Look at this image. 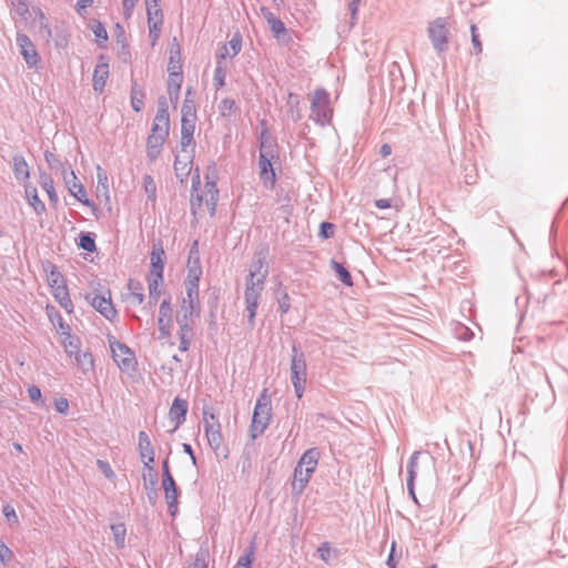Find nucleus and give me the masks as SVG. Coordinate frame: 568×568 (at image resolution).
<instances>
[{"label":"nucleus","mask_w":568,"mask_h":568,"mask_svg":"<svg viewBox=\"0 0 568 568\" xmlns=\"http://www.w3.org/2000/svg\"><path fill=\"white\" fill-rule=\"evenodd\" d=\"M332 113L329 93L323 88L316 89L311 100V120L324 126L331 122Z\"/></svg>","instance_id":"nucleus-4"},{"label":"nucleus","mask_w":568,"mask_h":568,"mask_svg":"<svg viewBox=\"0 0 568 568\" xmlns=\"http://www.w3.org/2000/svg\"><path fill=\"white\" fill-rule=\"evenodd\" d=\"M162 487L164 490L165 500L171 515H174L178 509V488L173 476L162 478Z\"/></svg>","instance_id":"nucleus-18"},{"label":"nucleus","mask_w":568,"mask_h":568,"mask_svg":"<svg viewBox=\"0 0 568 568\" xmlns=\"http://www.w3.org/2000/svg\"><path fill=\"white\" fill-rule=\"evenodd\" d=\"M187 408L189 404L185 399L180 397L174 398L169 410L170 419L175 423L173 430L178 429L185 422Z\"/></svg>","instance_id":"nucleus-21"},{"label":"nucleus","mask_w":568,"mask_h":568,"mask_svg":"<svg viewBox=\"0 0 568 568\" xmlns=\"http://www.w3.org/2000/svg\"><path fill=\"white\" fill-rule=\"evenodd\" d=\"M63 346L65 349V353L71 358L73 355H75L78 352H80V341L78 337H74L71 335V333H68L63 337Z\"/></svg>","instance_id":"nucleus-37"},{"label":"nucleus","mask_w":568,"mask_h":568,"mask_svg":"<svg viewBox=\"0 0 568 568\" xmlns=\"http://www.w3.org/2000/svg\"><path fill=\"white\" fill-rule=\"evenodd\" d=\"M12 7L14 12L20 17H26L29 12L28 6L24 0H12Z\"/></svg>","instance_id":"nucleus-62"},{"label":"nucleus","mask_w":568,"mask_h":568,"mask_svg":"<svg viewBox=\"0 0 568 568\" xmlns=\"http://www.w3.org/2000/svg\"><path fill=\"white\" fill-rule=\"evenodd\" d=\"M202 414L204 434L209 446L217 454L223 445L220 420L215 416L212 407L204 406Z\"/></svg>","instance_id":"nucleus-7"},{"label":"nucleus","mask_w":568,"mask_h":568,"mask_svg":"<svg viewBox=\"0 0 568 568\" xmlns=\"http://www.w3.org/2000/svg\"><path fill=\"white\" fill-rule=\"evenodd\" d=\"M236 110V104L233 99H223L219 104V112L222 116L229 118L231 116Z\"/></svg>","instance_id":"nucleus-44"},{"label":"nucleus","mask_w":568,"mask_h":568,"mask_svg":"<svg viewBox=\"0 0 568 568\" xmlns=\"http://www.w3.org/2000/svg\"><path fill=\"white\" fill-rule=\"evenodd\" d=\"M128 301L131 305H140L144 301V288L141 282L136 280H129L128 283Z\"/></svg>","instance_id":"nucleus-25"},{"label":"nucleus","mask_w":568,"mask_h":568,"mask_svg":"<svg viewBox=\"0 0 568 568\" xmlns=\"http://www.w3.org/2000/svg\"><path fill=\"white\" fill-rule=\"evenodd\" d=\"M317 552H318L320 558H321L325 564H329V562H331L332 548H331V545H329L328 542H323V544L317 548Z\"/></svg>","instance_id":"nucleus-58"},{"label":"nucleus","mask_w":568,"mask_h":568,"mask_svg":"<svg viewBox=\"0 0 568 568\" xmlns=\"http://www.w3.org/2000/svg\"><path fill=\"white\" fill-rule=\"evenodd\" d=\"M63 180L71 195L87 206H93V202L88 197L87 191L82 183L78 181L75 173L69 169L63 170Z\"/></svg>","instance_id":"nucleus-11"},{"label":"nucleus","mask_w":568,"mask_h":568,"mask_svg":"<svg viewBox=\"0 0 568 568\" xmlns=\"http://www.w3.org/2000/svg\"><path fill=\"white\" fill-rule=\"evenodd\" d=\"M166 141L165 138L149 135L146 141V156L153 162L158 159L162 151V146Z\"/></svg>","instance_id":"nucleus-26"},{"label":"nucleus","mask_w":568,"mask_h":568,"mask_svg":"<svg viewBox=\"0 0 568 568\" xmlns=\"http://www.w3.org/2000/svg\"><path fill=\"white\" fill-rule=\"evenodd\" d=\"M427 36L433 49L440 57L449 48V29L445 18H437L428 23Z\"/></svg>","instance_id":"nucleus-5"},{"label":"nucleus","mask_w":568,"mask_h":568,"mask_svg":"<svg viewBox=\"0 0 568 568\" xmlns=\"http://www.w3.org/2000/svg\"><path fill=\"white\" fill-rule=\"evenodd\" d=\"M39 21H40V33L49 40L52 37V30L50 26L47 22V19L43 14V12H39Z\"/></svg>","instance_id":"nucleus-57"},{"label":"nucleus","mask_w":568,"mask_h":568,"mask_svg":"<svg viewBox=\"0 0 568 568\" xmlns=\"http://www.w3.org/2000/svg\"><path fill=\"white\" fill-rule=\"evenodd\" d=\"M109 78V64L99 63L93 71V90L98 93H102Z\"/></svg>","instance_id":"nucleus-24"},{"label":"nucleus","mask_w":568,"mask_h":568,"mask_svg":"<svg viewBox=\"0 0 568 568\" xmlns=\"http://www.w3.org/2000/svg\"><path fill=\"white\" fill-rule=\"evenodd\" d=\"M194 120L181 119V142L180 148L182 150L194 148V131H195Z\"/></svg>","instance_id":"nucleus-22"},{"label":"nucleus","mask_w":568,"mask_h":568,"mask_svg":"<svg viewBox=\"0 0 568 568\" xmlns=\"http://www.w3.org/2000/svg\"><path fill=\"white\" fill-rule=\"evenodd\" d=\"M159 118L170 119L169 115V104L165 97H160L158 100V112L156 115Z\"/></svg>","instance_id":"nucleus-56"},{"label":"nucleus","mask_w":568,"mask_h":568,"mask_svg":"<svg viewBox=\"0 0 568 568\" xmlns=\"http://www.w3.org/2000/svg\"><path fill=\"white\" fill-rule=\"evenodd\" d=\"M114 541L118 548H123L125 545L126 529L123 524H114L111 526Z\"/></svg>","instance_id":"nucleus-41"},{"label":"nucleus","mask_w":568,"mask_h":568,"mask_svg":"<svg viewBox=\"0 0 568 568\" xmlns=\"http://www.w3.org/2000/svg\"><path fill=\"white\" fill-rule=\"evenodd\" d=\"M206 182L204 189L201 190V179L199 169L195 170V174L192 176V189H191V211L192 214H199L203 205L207 207L210 215H214L216 211V204L219 201V189L216 181L210 180L209 174L205 176Z\"/></svg>","instance_id":"nucleus-1"},{"label":"nucleus","mask_w":568,"mask_h":568,"mask_svg":"<svg viewBox=\"0 0 568 568\" xmlns=\"http://www.w3.org/2000/svg\"><path fill=\"white\" fill-rule=\"evenodd\" d=\"M189 568H207V554L200 550L195 555L194 561L189 566Z\"/></svg>","instance_id":"nucleus-55"},{"label":"nucleus","mask_w":568,"mask_h":568,"mask_svg":"<svg viewBox=\"0 0 568 568\" xmlns=\"http://www.w3.org/2000/svg\"><path fill=\"white\" fill-rule=\"evenodd\" d=\"M13 554L11 549L2 541H0V561L7 565L11 561Z\"/></svg>","instance_id":"nucleus-60"},{"label":"nucleus","mask_w":568,"mask_h":568,"mask_svg":"<svg viewBox=\"0 0 568 568\" xmlns=\"http://www.w3.org/2000/svg\"><path fill=\"white\" fill-rule=\"evenodd\" d=\"M277 159V156H268L260 154L258 156V168H260V176L263 183L271 187L275 184V172L273 169V160Z\"/></svg>","instance_id":"nucleus-19"},{"label":"nucleus","mask_w":568,"mask_h":568,"mask_svg":"<svg viewBox=\"0 0 568 568\" xmlns=\"http://www.w3.org/2000/svg\"><path fill=\"white\" fill-rule=\"evenodd\" d=\"M181 84L182 73L180 71H174L173 68H169L168 93L170 101L174 104L179 101Z\"/></svg>","instance_id":"nucleus-23"},{"label":"nucleus","mask_w":568,"mask_h":568,"mask_svg":"<svg viewBox=\"0 0 568 568\" xmlns=\"http://www.w3.org/2000/svg\"><path fill=\"white\" fill-rule=\"evenodd\" d=\"M226 78V67L222 61H216V68L214 71V82L217 88H223L225 85Z\"/></svg>","instance_id":"nucleus-48"},{"label":"nucleus","mask_w":568,"mask_h":568,"mask_svg":"<svg viewBox=\"0 0 568 568\" xmlns=\"http://www.w3.org/2000/svg\"><path fill=\"white\" fill-rule=\"evenodd\" d=\"M148 26H149V34L152 40V45H154L159 39L162 23L151 22V23H148Z\"/></svg>","instance_id":"nucleus-63"},{"label":"nucleus","mask_w":568,"mask_h":568,"mask_svg":"<svg viewBox=\"0 0 568 568\" xmlns=\"http://www.w3.org/2000/svg\"><path fill=\"white\" fill-rule=\"evenodd\" d=\"M148 23H163V14L160 4H152L146 8Z\"/></svg>","instance_id":"nucleus-46"},{"label":"nucleus","mask_w":568,"mask_h":568,"mask_svg":"<svg viewBox=\"0 0 568 568\" xmlns=\"http://www.w3.org/2000/svg\"><path fill=\"white\" fill-rule=\"evenodd\" d=\"M194 148L180 149L174 161V171L176 178L183 183L192 171Z\"/></svg>","instance_id":"nucleus-12"},{"label":"nucleus","mask_w":568,"mask_h":568,"mask_svg":"<svg viewBox=\"0 0 568 568\" xmlns=\"http://www.w3.org/2000/svg\"><path fill=\"white\" fill-rule=\"evenodd\" d=\"M287 104L291 108V115H292L293 121L296 122V121L301 120L302 113H301V110L298 108V105H300V98H298V95H296L294 93H290L288 94V99H287Z\"/></svg>","instance_id":"nucleus-42"},{"label":"nucleus","mask_w":568,"mask_h":568,"mask_svg":"<svg viewBox=\"0 0 568 568\" xmlns=\"http://www.w3.org/2000/svg\"><path fill=\"white\" fill-rule=\"evenodd\" d=\"M267 275V270L256 278V281L247 280L245 288V303L248 323L251 326L254 325L258 300L262 291L264 290V282Z\"/></svg>","instance_id":"nucleus-8"},{"label":"nucleus","mask_w":568,"mask_h":568,"mask_svg":"<svg viewBox=\"0 0 568 568\" xmlns=\"http://www.w3.org/2000/svg\"><path fill=\"white\" fill-rule=\"evenodd\" d=\"M79 246L89 252V253H92L95 251L97 246H95V241L94 239L91 236V234L87 233V234H81L80 236V242H79Z\"/></svg>","instance_id":"nucleus-50"},{"label":"nucleus","mask_w":568,"mask_h":568,"mask_svg":"<svg viewBox=\"0 0 568 568\" xmlns=\"http://www.w3.org/2000/svg\"><path fill=\"white\" fill-rule=\"evenodd\" d=\"M241 49L242 37L240 33H235L227 43L223 44L219 49L216 53V59L217 61H222L224 63L227 57H230L231 59L236 57L240 53Z\"/></svg>","instance_id":"nucleus-20"},{"label":"nucleus","mask_w":568,"mask_h":568,"mask_svg":"<svg viewBox=\"0 0 568 568\" xmlns=\"http://www.w3.org/2000/svg\"><path fill=\"white\" fill-rule=\"evenodd\" d=\"M72 363L79 366L84 374L90 371H93L94 361L92 354L89 352H78L75 355L71 357Z\"/></svg>","instance_id":"nucleus-29"},{"label":"nucleus","mask_w":568,"mask_h":568,"mask_svg":"<svg viewBox=\"0 0 568 568\" xmlns=\"http://www.w3.org/2000/svg\"><path fill=\"white\" fill-rule=\"evenodd\" d=\"M110 348L112 352V357L121 371H134L136 358L134 353L125 344L121 342H111Z\"/></svg>","instance_id":"nucleus-9"},{"label":"nucleus","mask_w":568,"mask_h":568,"mask_svg":"<svg viewBox=\"0 0 568 568\" xmlns=\"http://www.w3.org/2000/svg\"><path fill=\"white\" fill-rule=\"evenodd\" d=\"M270 29L274 33L276 38H280L282 34L286 32L285 24L280 18H272L271 23L268 24Z\"/></svg>","instance_id":"nucleus-52"},{"label":"nucleus","mask_w":568,"mask_h":568,"mask_svg":"<svg viewBox=\"0 0 568 568\" xmlns=\"http://www.w3.org/2000/svg\"><path fill=\"white\" fill-rule=\"evenodd\" d=\"M321 453L313 447L304 452L294 469L293 491L301 495L316 470Z\"/></svg>","instance_id":"nucleus-2"},{"label":"nucleus","mask_w":568,"mask_h":568,"mask_svg":"<svg viewBox=\"0 0 568 568\" xmlns=\"http://www.w3.org/2000/svg\"><path fill=\"white\" fill-rule=\"evenodd\" d=\"M143 187L148 202L154 204L156 201V184L151 175L145 174L143 176Z\"/></svg>","instance_id":"nucleus-39"},{"label":"nucleus","mask_w":568,"mask_h":568,"mask_svg":"<svg viewBox=\"0 0 568 568\" xmlns=\"http://www.w3.org/2000/svg\"><path fill=\"white\" fill-rule=\"evenodd\" d=\"M150 304H155L161 295L160 286L163 280H148Z\"/></svg>","instance_id":"nucleus-43"},{"label":"nucleus","mask_w":568,"mask_h":568,"mask_svg":"<svg viewBox=\"0 0 568 568\" xmlns=\"http://www.w3.org/2000/svg\"><path fill=\"white\" fill-rule=\"evenodd\" d=\"M186 296L183 297L184 301L190 303L200 304L199 297V284L184 283Z\"/></svg>","instance_id":"nucleus-45"},{"label":"nucleus","mask_w":568,"mask_h":568,"mask_svg":"<svg viewBox=\"0 0 568 568\" xmlns=\"http://www.w3.org/2000/svg\"><path fill=\"white\" fill-rule=\"evenodd\" d=\"M165 253L161 245H153L151 252V271L149 280H163Z\"/></svg>","instance_id":"nucleus-17"},{"label":"nucleus","mask_w":568,"mask_h":568,"mask_svg":"<svg viewBox=\"0 0 568 568\" xmlns=\"http://www.w3.org/2000/svg\"><path fill=\"white\" fill-rule=\"evenodd\" d=\"M291 381L296 394L301 399L303 397L306 385V361L304 354L296 345L292 347L291 358Z\"/></svg>","instance_id":"nucleus-6"},{"label":"nucleus","mask_w":568,"mask_h":568,"mask_svg":"<svg viewBox=\"0 0 568 568\" xmlns=\"http://www.w3.org/2000/svg\"><path fill=\"white\" fill-rule=\"evenodd\" d=\"M16 42L19 48V52L23 57V60L26 61L28 68L39 69L41 64V59L36 49V45L32 43L30 38L24 33L18 32Z\"/></svg>","instance_id":"nucleus-10"},{"label":"nucleus","mask_w":568,"mask_h":568,"mask_svg":"<svg viewBox=\"0 0 568 568\" xmlns=\"http://www.w3.org/2000/svg\"><path fill=\"white\" fill-rule=\"evenodd\" d=\"M2 513L4 515V517L7 518V520L11 524H18V516L16 514V510L12 506L10 505H6L2 509Z\"/></svg>","instance_id":"nucleus-64"},{"label":"nucleus","mask_w":568,"mask_h":568,"mask_svg":"<svg viewBox=\"0 0 568 568\" xmlns=\"http://www.w3.org/2000/svg\"><path fill=\"white\" fill-rule=\"evenodd\" d=\"M13 173L18 181H26L29 179V166L22 155L13 156Z\"/></svg>","instance_id":"nucleus-31"},{"label":"nucleus","mask_w":568,"mask_h":568,"mask_svg":"<svg viewBox=\"0 0 568 568\" xmlns=\"http://www.w3.org/2000/svg\"><path fill=\"white\" fill-rule=\"evenodd\" d=\"M172 306L170 298H165L161 302L159 308L158 325L161 334V338H166L171 335L172 327Z\"/></svg>","instance_id":"nucleus-14"},{"label":"nucleus","mask_w":568,"mask_h":568,"mask_svg":"<svg viewBox=\"0 0 568 568\" xmlns=\"http://www.w3.org/2000/svg\"><path fill=\"white\" fill-rule=\"evenodd\" d=\"M420 454L422 453L419 450L414 452L407 463V480H406L407 490H412V487L415 484L417 468H418V458H419Z\"/></svg>","instance_id":"nucleus-30"},{"label":"nucleus","mask_w":568,"mask_h":568,"mask_svg":"<svg viewBox=\"0 0 568 568\" xmlns=\"http://www.w3.org/2000/svg\"><path fill=\"white\" fill-rule=\"evenodd\" d=\"M170 132V119L155 116L150 135L168 139Z\"/></svg>","instance_id":"nucleus-33"},{"label":"nucleus","mask_w":568,"mask_h":568,"mask_svg":"<svg viewBox=\"0 0 568 568\" xmlns=\"http://www.w3.org/2000/svg\"><path fill=\"white\" fill-rule=\"evenodd\" d=\"M335 225L329 222H322L320 226V236L323 239H329L333 236Z\"/></svg>","instance_id":"nucleus-59"},{"label":"nucleus","mask_w":568,"mask_h":568,"mask_svg":"<svg viewBox=\"0 0 568 568\" xmlns=\"http://www.w3.org/2000/svg\"><path fill=\"white\" fill-rule=\"evenodd\" d=\"M40 185L47 192L50 202L57 204L59 199L54 190L53 180L50 175L43 173L40 175Z\"/></svg>","instance_id":"nucleus-34"},{"label":"nucleus","mask_w":568,"mask_h":568,"mask_svg":"<svg viewBox=\"0 0 568 568\" xmlns=\"http://www.w3.org/2000/svg\"><path fill=\"white\" fill-rule=\"evenodd\" d=\"M271 398L267 395V390L264 389L258 396L253 412L252 424L250 427L251 437L253 439L264 433L271 422Z\"/></svg>","instance_id":"nucleus-3"},{"label":"nucleus","mask_w":568,"mask_h":568,"mask_svg":"<svg viewBox=\"0 0 568 568\" xmlns=\"http://www.w3.org/2000/svg\"><path fill=\"white\" fill-rule=\"evenodd\" d=\"M201 275H202L201 266H189L187 275H186L184 283L199 284Z\"/></svg>","instance_id":"nucleus-51"},{"label":"nucleus","mask_w":568,"mask_h":568,"mask_svg":"<svg viewBox=\"0 0 568 568\" xmlns=\"http://www.w3.org/2000/svg\"><path fill=\"white\" fill-rule=\"evenodd\" d=\"M52 294L62 308H64L69 313L72 312L73 304L70 298L67 285L57 286L55 288L52 290Z\"/></svg>","instance_id":"nucleus-28"},{"label":"nucleus","mask_w":568,"mask_h":568,"mask_svg":"<svg viewBox=\"0 0 568 568\" xmlns=\"http://www.w3.org/2000/svg\"><path fill=\"white\" fill-rule=\"evenodd\" d=\"M255 557V546L251 544L244 551V554L239 558L234 568H252V562Z\"/></svg>","instance_id":"nucleus-36"},{"label":"nucleus","mask_w":568,"mask_h":568,"mask_svg":"<svg viewBox=\"0 0 568 568\" xmlns=\"http://www.w3.org/2000/svg\"><path fill=\"white\" fill-rule=\"evenodd\" d=\"M91 29L99 43L105 42L108 40V32L101 22H95Z\"/></svg>","instance_id":"nucleus-53"},{"label":"nucleus","mask_w":568,"mask_h":568,"mask_svg":"<svg viewBox=\"0 0 568 568\" xmlns=\"http://www.w3.org/2000/svg\"><path fill=\"white\" fill-rule=\"evenodd\" d=\"M45 272L49 273L48 283L51 290L60 285H65L62 274L58 271V268L54 265L50 264L48 268H45Z\"/></svg>","instance_id":"nucleus-38"},{"label":"nucleus","mask_w":568,"mask_h":568,"mask_svg":"<svg viewBox=\"0 0 568 568\" xmlns=\"http://www.w3.org/2000/svg\"><path fill=\"white\" fill-rule=\"evenodd\" d=\"M26 196L28 203L37 214H42L45 211L44 203L39 199L37 189L33 186L26 187Z\"/></svg>","instance_id":"nucleus-32"},{"label":"nucleus","mask_w":568,"mask_h":568,"mask_svg":"<svg viewBox=\"0 0 568 568\" xmlns=\"http://www.w3.org/2000/svg\"><path fill=\"white\" fill-rule=\"evenodd\" d=\"M44 159H45V162L48 163L49 168L50 169H60L62 172L63 170H69L70 166H65V164H63L59 158L51 151L47 150L44 152Z\"/></svg>","instance_id":"nucleus-47"},{"label":"nucleus","mask_w":568,"mask_h":568,"mask_svg":"<svg viewBox=\"0 0 568 568\" xmlns=\"http://www.w3.org/2000/svg\"><path fill=\"white\" fill-rule=\"evenodd\" d=\"M260 154L277 156L276 143L266 130L262 131L260 136Z\"/></svg>","instance_id":"nucleus-27"},{"label":"nucleus","mask_w":568,"mask_h":568,"mask_svg":"<svg viewBox=\"0 0 568 568\" xmlns=\"http://www.w3.org/2000/svg\"><path fill=\"white\" fill-rule=\"evenodd\" d=\"M264 268V264H263V261L261 258H257L251 266L250 268V274H248V278L247 280H252V281H256V278L258 276H261V274L264 273L265 270Z\"/></svg>","instance_id":"nucleus-54"},{"label":"nucleus","mask_w":568,"mask_h":568,"mask_svg":"<svg viewBox=\"0 0 568 568\" xmlns=\"http://www.w3.org/2000/svg\"><path fill=\"white\" fill-rule=\"evenodd\" d=\"M87 301L90 302L92 307L97 310L101 315H103L106 320L112 321L116 316V311L113 307L111 297H105L103 295H87Z\"/></svg>","instance_id":"nucleus-15"},{"label":"nucleus","mask_w":568,"mask_h":568,"mask_svg":"<svg viewBox=\"0 0 568 568\" xmlns=\"http://www.w3.org/2000/svg\"><path fill=\"white\" fill-rule=\"evenodd\" d=\"M192 327L189 329L180 328L179 337H180V346L179 349L181 352H186L190 347L191 336H192Z\"/></svg>","instance_id":"nucleus-49"},{"label":"nucleus","mask_w":568,"mask_h":568,"mask_svg":"<svg viewBox=\"0 0 568 568\" xmlns=\"http://www.w3.org/2000/svg\"><path fill=\"white\" fill-rule=\"evenodd\" d=\"M190 94H191V90H187L186 97H185V99L183 101V105H182V119L196 121V119H197L196 108H195L194 101L189 98Z\"/></svg>","instance_id":"nucleus-35"},{"label":"nucleus","mask_w":568,"mask_h":568,"mask_svg":"<svg viewBox=\"0 0 568 568\" xmlns=\"http://www.w3.org/2000/svg\"><path fill=\"white\" fill-rule=\"evenodd\" d=\"M362 0H349L348 10L351 12V27L355 26L357 20V12Z\"/></svg>","instance_id":"nucleus-61"},{"label":"nucleus","mask_w":568,"mask_h":568,"mask_svg":"<svg viewBox=\"0 0 568 568\" xmlns=\"http://www.w3.org/2000/svg\"><path fill=\"white\" fill-rule=\"evenodd\" d=\"M200 304L190 303L182 300V304L176 315V322L180 328L189 329L192 327L193 320L200 315Z\"/></svg>","instance_id":"nucleus-13"},{"label":"nucleus","mask_w":568,"mask_h":568,"mask_svg":"<svg viewBox=\"0 0 568 568\" xmlns=\"http://www.w3.org/2000/svg\"><path fill=\"white\" fill-rule=\"evenodd\" d=\"M139 453L144 467L150 471H153L154 468L152 464L154 463L155 453L149 435L143 430L139 433Z\"/></svg>","instance_id":"nucleus-16"},{"label":"nucleus","mask_w":568,"mask_h":568,"mask_svg":"<svg viewBox=\"0 0 568 568\" xmlns=\"http://www.w3.org/2000/svg\"><path fill=\"white\" fill-rule=\"evenodd\" d=\"M332 267L343 284H345L346 286L353 285L352 276L349 272L346 270V267H344L341 263L334 260L332 261Z\"/></svg>","instance_id":"nucleus-40"}]
</instances>
